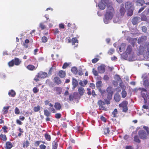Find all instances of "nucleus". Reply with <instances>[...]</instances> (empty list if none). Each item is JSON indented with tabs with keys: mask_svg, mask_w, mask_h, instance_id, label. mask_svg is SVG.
Listing matches in <instances>:
<instances>
[{
	"mask_svg": "<svg viewBox=\"0 0 149 149\" xmlns=\"http://www.w3.org/2000/svg\"><path fill=\"white\" fill-rule=\"evenodd\" d=\"M115 13L114 9L112 6L111 5L108 6L104 15L105 18L104 19V22L107 24L108 20H110L113 18Z\"/></svg>",
	"mask_w": 149,
	"mask_h": 149,
	"instance_id": "1",
	"label": "nucleus"
},
{
	"mask_svg": "<svg viewBox=\"0 0 149 149\" xmlns=\"http://www.w3.org/2000/svg\"><path fill=\"white\" fill-rule=\"evenodd\" d=\"M139 53L142 54L143 53H149V42H146L144 46H140L139 49Z\"/></svg>",
	"mask_w": 149,
	"mask_h": 149,
	"instance_id": "2",
	"label": "nucleus"
},
{
	"mask_svg": "<svg viewBox=\"0 0 149 149\" xmlns=\"http://www.w3.org/2000/svg\"><path fill=\"white\" fill-rule=\"evenodd\" d=\"M128 104V102L126 100H125L122 102L121 103L119 104V107L122 108L123 112L125 113H126L127 112L128 110L127 106Z\"/></svg>",
	"mask_w": 149,
	"mask_h": 149,
	"instance_id": "3",
	"label": "nucleus"
},
{
	"mask_svg": "<svg viewBox=\"0 0 149 149\" xmlns=\"http://www.w3.org/2000/svg\"><path fill=\"white\" fill-rule=\"evenodd\" d=\"M21 63V61L18 58H15L14 59L10 61V67H12L14 64L16 65H19Z\"/></svg>",
	"mask_w": 149,
	"mask_h": 149,
	"instance_id": "4",
	"label": "nucleus"
},
{
	"mask_svg": "<svg viewBox=\"0 0 149 149\" xmlns=\"http://www.w3.org/2000/svg\"><path fill=\"white\" fill-rule=\"evenodd\" d=\"M106 91L107 92L104 90H102L101 91V94L103 97L106 95L107 94V92L108 94H113V88L111 86L108 87L106 89Z\"/></svg>",
	"mask_w": 149,
	"mask_h": 149,
	"instance_id": "5",
	"label": "nucleus"
},
{
	"mask_svg": "<svg viewBox=\"0 0 149 149\" xmlns=\"http://www.w3.org/2000/svg\"><path fill=\"white\" fill-rule=\"evenodd\" d=\"M98 105L99 106V109L100 110L107 111V108L104 106L105 103L104 102L101 100H99L97 102Z\"/></svg>",
	"mask_w": 149,
	"mask_h": 149,
	"instance_id": "6",
	"label": "nucleus"
},
{
	"mask_svg": "<svg viewBox=\"0 0 149 149\" xmlns=\"http://www.w3.org/2000/svg\"><path fill=\"white\" fill-rule=\"evenodd\" d=\"M138 134L139 137L142 139H146L147 138V136L149 135L143 130L139 131Z\"/></svg>",
	"mask_w": 149,
	"mask_h": 149,
	"instance_id": "7",
	"label": "nucleus"
},
{
	"mask_svg": "<svg viewBox=\"0 0 149 149\" xmlns=\"http://www.w3.org/2000/svg\"><path fill=\"white\" fill-rule=\"evenodd\" d=\"M147 39L146 36H143L139 37L138 40V42L139 44L142 43Z\"/></svg>",
	"mask_w": 149,
	"mask_h": 149,
	"instance_id": "8",
	"label": "nucleus"
},
{
	"mask_svg": "<svg viewBox=\"0 0 149 149\" xmlns=\"http://www.w3.org/2000/svg\"><path fill=\"white\" fill-rule=\"evenodd\" d=\"M125 6L127 10L134 7V5L132 4V2L130 1L126 2L125 3Z\"/></svg>",
	"mask_w": 149,
	"mask_h": 149,
	"instance_id": "9",
	"label": "nucleus"
},
{
	"mask_svg": "<svg viewBox=\"0 0 149 149\" xmlns=\"http://www.w3.org/2000/svg\"><path fill=\"white\" fill-rule=\"evenodd\" d=\"M53 91L56 92V94L60 95L62 92V89L60 87H56L54 88Z\"/></svg>",
	"mask_w": 149,
	"mask_h": 149,
	"instance_id": "10",
	"label": "nucleus"
},
{
	"mask_svg": "<svg viewBox=\"0 0 149 149\" xmlns=\"http://www.w3.org/2000/svg\"><path fill=\"white\" fill-rule=\"evenodd\" d=\"M105 66L104 65H101L98 67L97 69L98 72L100 73H103L105 72Z\"/></svg>",
	"mask_w": 149,
	"mask_h": 149,
	"instance_id": "11",
	"label": "nucleus"
},
{
	"mask_svg": "<svg viewBox=\"0 0 149 149\" xmlns=\"http://www.w3.org/2000/svg\"><path fill=\"white\" fill-rule=\"evenodd\" d=\"M47 73L45 72H40L38 74V77H40L41 78H44L47 77Z\"/></svg>",
	"mask_w": 149,
	"mask_h": 149,
	"instance_id": "12",
	"label": "nucleus"
},
{
	"mask_svg": "<svg viewBox=\"0 0 149 149\" xmlns=\"http://www.w3.org/2000/svg\"><path fill=\"white\" fill-rule=\"evenodd\" d=\"M54 107L56 110H59L61 109L62 105L59 102H56L54 105Z\"/></svg>",
	"mask_w": 149,
	"mask_h": 149,
	"instance_id": "13",
	"label": "nucleus"
},
{
	"mask_svg": "<svg viewBox=\"0 0 149 149\" xmlns=\"http://www.w3.org/2000/svg\"><path fill=\"white\" fill-rule=\"evenodd\" d=\"M123 6L124 5L123 4L122 6L120 7L119 10L120 15L122 16H123L125 13V10Z\"/></svg>",
	"mask_w": 149,
	"mask_h": 149,
	"instance_id": "14",
	"label": "nucleus"
},
{
	"mask_svg": "<svg viewBox=\"0 0 149 149\" xmlns=\"http://www.w3.org/2000/svg\"><path fill=\"white\" fill-rule=\"evenodd\" d=\"M114 99L116 102H118L120 101L121 97L120 95L118 93L115 94L114 97Z\"/></svg>",
	"mask_w": 149,
	"mask_h": 149,
	"instance_id": "15",
	"label": "nucleus"
},
{
	"mask_svg": "<svg viewBox=\"0 0 149 149\" xmlns=\"http://www.w3.org/2000/svg\"><path fill=\"white\" fill-rule=\"evenodd\" d=\"M143 85L146 88H148L149 86L148 80L145 78H144L143 79Z\"/></svg>",
	"mask_w": 149,
	"mask_h": 149,
	"instance_id": "16",
	"label": "nucleus"
},
{
	"mask_svg": "<svg viewBox=\"0 0 149 149\" xmlns=\"http://www.w3.org/2000/svg\"><path fill=\"white\" fill-rule=\"evenodd\" d=\"M132 51V47L131 45H129L127 46L126 50V53L127 54H130Z\"/></svg>",
	"mask_w": 149,
	"mask_h": 149,
	"instance_id": "17",
	"label": "nucleus"
},
{
	"mask_svg": "<svg viewBox=\"0 0 149 149\" xmlns=\"http://www.w3.org/2000/svg\"><path fill=\"white\" fill-rule=\"evenodd\" d=\"M72 83L73 89L75 88L77 86L78 84L77 81L74 78H72Z\"/></svg>",
	"mask_w": 149,
	"mask_h": 149,
	"instance_id": "18",
	"label": "nucleus"
},
{
	"mask_svg": "<svg viewBox=\"0 0 149 149\" xmlns=\"http://www.w3.org/2000/svg\"><path fill=\"white\" fill-rule=\"evenodd\" d=\"M54 83L57 85H59L61 83V81L60 78L57 77H55L54 79Z\"/></svg>",
	"mask_w": 149,
	"mask_h": 149,
	"instance_id": "19",
	"label": "nucleus"
},
{
	"mask_svg": "<svg viewBox=\"0 0 149 149\" xmlns=\"http://www.w3.org/2000/svg\"><path fill=\"white\" fill-rule=\"evenodd\" d=\"M58 75L61 78H64L66 75V73L65 71L63 70H60L58 72Z\"/></svg>",
	"mask_w": 149,
	"mask_h": 149,
	"instance_id": "20",
	"label": "nucleus"
},
{
	"mask_svg": "<svg viewBox=\"0 0 149 149\" xmlns=\"http://www.w3.org/2000/svg\"><path fill=\"white\" fill-rule=\"evenodd\" d=\"M134 7L131 8L127 9V15L128 16H131L133 14Z\"/></svg>",
	"mask_w": 149,
	"mask_h": 149,
	"instance_id": "21",
	"label": "nucleus"
},
{
	"mask_svg": "<svg viewBox=\"0 0 149 149\" xmlns=\"http://www.w3.org/2000/svg\"><path fill=\"white\" fill-rule=\"evenodd\" d=\"M26 68L29 70L32 71L34 70H36V68L33 65L31 64H29L26 67Z\"/></svg>",
	"mask_w": 149,
	"mask_h": 149,
	"instance_id": "22",
	"label": "nucleus"
},
{
	"mask_svg": "<svg viewBox=\"0 0 149 149\" xmlns=\"http://www.w3.org/2000/svg\"><path fill=\"white\" fill-rule=\"evenodd\" d=\"M139 22L138 18L137 17H134L132 21V23L133 25H136Z\"/></svg>",
	"mask_w": 149,
	"mask_h": 149,
	"instance_id": "23",
	"label": "nucleus"
},
{
	"mask_svg": "<svg viewBox=\"0 0 149 149\" xmlns=\"http://www.w3.org/2000/svg\"><path fill=\"white\" fill-rule=\"evenodd\" d=\"M78 91L80 95H82L84 93L85 90H84L83 88L82 87H80L78 88Z\"/></svg>",
	"mask_w": 149,
	"mask_h": 149,
	"instance_id": "24",
	"label": "nucleus"
},
{
	"mask_svg": "<svg viewBox=\"0 0 149 149\" xmlns=\"http://www.w3.org/2000/svg\"><path fill=\"white\" fill-rule=\"evenodd\" d=\"M77 29L76 26L74 24H73L69 28L68 30H70L71 32H74V31Z\"/></svg>",
	"mask_w": 149,
	"mask_h": 149,
	"instance_id": "25",
	"label": "nucleus"
},
{
	"mask_svg": "<svg viewBox=\"0 0 149 149\" xmlns=\"http://www.w3.org/2000/svg\"><path fill=\"white\" fill-rule=\"evenodd\" d=\"M137 135H135L134 137V141L137 143H140L141 142V140Z\"/></svg>",
	"mask_w": 149,
	"mask_h": 149,
	"instance_id": "26",
	"label": "nucleus"
},
{
	"mask_svg": "<svg viewBox=\"0 0 149 149\" xmlns=\"http://www.w3.org/2000/svg\"><path fill=\"white\" fill-rule=\"evenodd\" d=\"M98 6L100 9L102 10H104L106 7V5L101 1L100 3L99 4Z\"/></svg>",
	"mask_w": 149,
	"mask_h": 149,
	"instance_id": "27",
	"label": "nucleus"
},
{
	"mask_svg": "<svg viewBox=\"0 0 149 149\" xmlns=\"http://www.w3.org/2000/svg\"><path fill=\"white\" fill-rule=\"evenodd\" d=\"M104 134L106 135H107L109 134L110 132L109 128L108 127L104 128L103 130Z\"/></svg>",
	"mask_w": 149,
	"mask_h": 149,
	"instance_id": "28",
	"label": "nucleus"
},
{
	"mask_svg": "<svg viewBox=\"0 0 149 149\" xmlns=\"http://www.w3.org/2000/svg\"><path fill=\"white\" fill-rule=\"evenodd\" d=\"M72 45H75L76 43H78V40L76 37L72 38L71 40Z\"/></svg>",
	"mask_w": 149,
	"mask_h": 149,
	"instance_id": "29",
	"label": "nucleus"
},
{
	"mask_svg": "<svg viewBox=\"0 0 149 149\" xmlns=\"http://www.w3.org/2000/svg\"><path fill=\"white\" fill-rule=\"evenodd\" d=\"M9 108V106L4 107L3 109L2 110V113L3 114H5L8 112Z\"/></svg>",
	"mask_w": 149,
	"mask_h": 149,
	"instance_id": "30",
	"label": "nucleus"
},
{
	"mask_svg": "<svg viewBox=\"0 0 149 149\" xmlns=\"http://www.w3.org/2000/svg\"><path fill=\"white\" fill-rule=\"evenodd\" d=\"M45 139L47 141H50L51 140V137L50 135L47 133H46L44 135Z\"/></svg>",
	"mask_w": 149,
	"mask_h": 149,
	"instance_id": "31",
	"label": "nucleus"
},
{
	"mask_svg": "<svg viewBox=\"0 0 149 149\" xmlns=\"http://www.w3.org/2000/svg\"><path fill=\"white\" fill-rule=\"evenodd\" d=\"M71 72L74 74H76L77 73L78 70L76 67H73L71 69Z\"/></svg>",
	"mask_w": 149,
	"mask_h": 149,
	"instance_id": "32",
	"label": "nucleus"
},
{
	"mask_svg": "<svg viewBox=\"0 0 149 149\" xmlns=\"http://www.w3.org/2000/svg\"><path fill=\"white\" fill-rule=\"evenodd\" d=\"M118 113V111L117 109H115L112 112V114L113 115V117H117L116 115Z\"/></svg>",
	"mask_w": 149,
	"mask_h": 149,
	"instance_id": "33",
	"label": "nucleus"
},
{
	"mask_svg": "<svg viewBox=\"0 0 149 149\" xmlns=\"http://www.w3.org/2000/svg\"><path fill=\"white\" fill-rule=\"evenodd\" d=\"M18 130L19 132L18 134V136L19 137H20L21 135H22V133L24 132V131L23 129H21L20 127H19Z\"/></svg>",
	"mask_w": 149,
	"mask_h": 149,
	"instance_id": "34",
	"label": "nucleus"
},
{
	"mask_svg": "<svg viewBox=\"0 0 149 149\" xmlns=\"http://www.w3.org/2000/svg\"><path fill=\"white\" fill-rule=\"evenodd\" d=\"M39 27L42 30L45 29L46 28V25L44 24V23L43 22H41L40 23L39 25Z\"/></svg>",
	"mask_w": 149,
	"mask_h": 149,
	"instance_id": "35",
	"label": "nucleus"
},
{
	"mask_svg": "<svg viewBox=\"0 0 149 149\" xmlns=\"http://www.w3.org/2000/svg\"><path fill=\"white\" fill-rule=\"evenodd\" d=\"M44 115L47 117H49L50 114V113L47 109L44 110Z\"/></svg>",
	"mask_w": 149,
	"mask_h": 149,
	"instance_id": "36",
	"label": "nucleus"
},
{
	"mask_svg": "<svg viewBox=\"0 0 149 149\" xmlns=\"http://www.w3.org/2000/svg\"><path fill=\"white\" fill-rule=\"evenodd\" d=\"M0 138L2 140L5 141L6 140V137L5 135H4L2 134H1L0 135Z\"/></svg>",
	"mask_w": 149,
	"mask_h": 149,
	"instance_id": "37",
	"label": "nucleus"
},
{
	"mask_svg": "<svg viewBox=\"0 0 149 149\" xmlns=\"http://www.w3.org/2000/svg\"><path fill=\"white\" fill-rule=\"evenodd\" d=\"M29 141L28 140H27L26 141L24 142L23 144V147L24 148L25 147L27 148L29 146Z\"/></svg>",
	"mask_w": 149,
	"mask_h": 149,
	"instance_id": "38",
	"label": "nucleus"
},
{
	"mask_svg": "<svg viewBox=\"0 0 149 149\" xmlns=\"http://www.w3.org/2000/svg\"><path fill=\"white\" fill-rule=\"evenodd\" d=\"M16 92L13 90H11L10 91V95L13 97H14L16 95Z\"/></svg>",
	"mask_w": 149,
	"mask_h": 149,
	"instance_id": "39",
	"label": "nucleus"
},
{
	"mask_svg": "<svg viewBox=\"0 0 149 149\" xmlns=\"http://www.w3.org/2000/svg\"><path fill=\"white\" fill-rule=\"evenodd\" d=\"M122 97L123 98H125L127 96V93L126 91L124 90L121 92Z\"/></svg>",
	"mask_w": 149,
	"mask_h": 149,
	"instance_id": "40",
	"label": "nucleus"
},
{
	"mask_svg": "<svg viewBox=\"0 0 149 149\" xmlns=\"http://www.w3.org/2000/svg\"><path fill=\"white\" fill-rule=\"evenodd\" d=\"M102 83L101 81H97L96 83V86L97 88H99L102 86Z\"/></svg>",
	"mask_w": 149,
	"mask_h": 149,
	"instance_id": "41",
	"label": "nucleus"
},
{
	"mask_svg": "<svg viewBox=\"0 0 149 149\" xmlns=\"http://www.w3.org/2000/svg\"><path fill=\"white\" fill-rule=\"evenodd\" d=\"M136 3H139L141 6H142L145 3V1L144 0H137Z\"/></svg>",
	"mask_w": 149,
	"mask_h": 149,
	"instance_id": "42",
	"label": "nucleus"
},
{
	"mask_svg": "<svg viewBox=\"0 0 149 149\" xmlns=\"http://www.w3.org/2000/svg\"><path fill=\"white\" fill-rule=\"evenodd\" d=\"M58 147V144L56 142L54 141L53 143L52 149H57Z\"/></svg>",
	"mask_w": 149,
	"mask_h": 149,
	"instance_id": "43",
	"label": "nucleus"
},
{
	"mask_svg": "<svg viewBox=\"0 0 149 149\" xmlns=\"http://www.w3.org/2000/svg\"><path fill=\"white\" fill-rule=\"evenodd\" d=\"M40 109V107L39 105H38L37 107H35L34 108V111L35 112H38Z\"/></svg>",
	"mask_w": 149,
	"mask_h": 149,
	"instance_id": "44",
	"label": "nucleus"
},
{
	"mask_svg": "<svg viewBox=\"0 0 149 149\" xmlns=\"http://www.w3.org/2000/svg\"><path fill=\"white\" fill-rule=\"evenodd\" d=\"M143 128L146 131L147 134L149 135V128L148 127L144 126Z\"/></svg>",
	"mask_w": 149,
	"mask_h": 149,
	"instance_id": "45",
	"label": "nucleus"
},
{
	"mask_svg": "<svg viewBox=\"0 0 149 149\" xmlns=\"http://www.w3.org/2000/svg\"><path fill=\"white\" fill-rule=\"evenodd\" d=\"M92 72L93 74L95 76H98V72L94 68L93 69Z\"/></svg>",
	"mask_w": 149,
	"mask_h": 149,
	"instance_id": "46",
	"label": "nucleus"
},
{
	"mask_svg": "<svg viewBox=\"0 0 149 149\" xmlns=\"http://www.w3.org/2000/svg\"><path fill=\"white\" fill-rule=\"evenodd\" d=\"M114 50L113 49H110L108 52V54L110 55H111L114 52Z\"/></svg>",
	"mask_w": 149,
	"mask_h": 149,
	"instance_id": "47",
	"label": "nucleus"
},
{
	"mask_svg": "<svg viewBox=\"0 0 149 149\" xmlns=\"http://www.w3.org/2000/svg\"><path fill=\"white\" fill-rule=\"evenodd\" d=\"M5 149H9V141H7L6 143L4 146Z\"/></svg>",
	"mask_w": 149,
	"mask_h": 149,
	"instance_id": "48",
	"label": "nucleus"
},
{
	"mask_svg": "<svg viewBox=\"0 0 149 149\" xmlns=\"http://www.w3.org/2000/svg\"><path fill=\"white\" fill-rule=\"evenodd\" d=\"M106 95H107V99L110 100H111L112 99V95L113 94L107 93Z\"/></svg>",
	"mask_w": 149,
	"mask_h": 149,
	"instance_id": "49",
	"label": "nucleus"
},
{
	"mask_svg": "<svg viewBox=\"0 0 149 149\" xmlns=\"http://www.w3.org/2000/svg\"><path fill=\"white\" fill-rule=\"evenodd\" d=\"M49 109L51 111V112L54 113H55L56 112V109H55L52 107H50Z\"/></svg>",
	"mask_w": 149,
	"mask_h": 149,
	"instance_id": "50",
	"label": "nucleus"
},
{
	"mask_svg": "<svg viewBox=\"0 0 149 149\" xmlns=\"http://www.w3.org/2000/svg\"><path fill=\"white\" fill-rule=\"evenodd\" d=\"M39 91V89L36 87H34L33 89V92L34 93H38Z\"/></svg>",
	"mask_w": 149,
	"mask_h": 149,
	"instance_id": "51",
	"label": "nucleus"
},
{
	"mask_svg": "<svg viewBox=\"0 0 149 149\" xmlns=\"http://www.w3.org/2000/svg\"><path fill=\"white\" fill-rule=\"evenodd\" d=\"M42 40L43 42H46L47 41V39L45 36H43L42 38Z\"/></svg>",
	"mask_w": 149,
	"mask_h": 149,
	"instance_id": "52",
	"label": "nucleus"
},
{
	"mask_svg": "<svg viewBox=\"0 0 149 149\" xmlns=\"http://www.w3.org/2000/svg\"><path fill=\"white\" fill-rule=\"evenodd\" d=\"M69 65V64H68L67 63H64L63 64V66H62V68L63 69H65L67 67H68Z\"/></svg>",
	"mask_w": 149,
	"mask_h": 149,
	"instance_id": "53",
	"label": "nucleus"
},
{
	"mask_svg": "<svg viewBox=\"0 0 149 149\" xmlns=\"http://www.w3.org/2000/svg\"><path fill=\"white\" fill-rule=\"evenodd\" d=\"M115 79L118 81H121V79L119 75H116L115 76Z\"/></svg>",
	"mask_w": 149,
	"mask_h": 149,
	"instance_id": "54",
	"label": "nucleus"
},
{
	"mask_svg": "<svg viewBox=\"0 0 149 149\" xmlns=\"http://www.w3.org/2000/svg\"><path fill=\"white\" fill-rule=\"evenodd\" d=\"M61 114L60 113H57L55 115V117L56 118L59 119L61 117Z\"/></svg>",
	"mask_w": 149,
	"mask_h": 149,
	"instance_id": "55",
	"label": "nucleus"
},
{
	"mask_svg": "<svg viewBox=\"0 0 149 149\" xmlns=\"http://www.w3.org/2000/svg\"><path fill=\"white\" fill-rule=\"evenodd\" d=\"M142 97L144 99L145 102H146L147 100V97L145 93H143L142 94Z\"/></svg>",
	"mask_w": 149,
	"mask_h": 149,
	"instance_id": "56",
	"label": "nucleus"
},
{
	"mask_svg": "<svg viewBox=\"0 0 149 149\" xmlns=\"http://www.w3.org/2000/svg\"><path fill=\"white\" fill-rule=\"evenodd\" d=\"M141 19L142 20L145 21L147 19V18L146 16L143 14H142L141 15Z\"/></svg>",
	"mask_w": 149,
	"mask_h": 149,
	"instance_id": "57",
	"label": "nucleus"
},
{
	"mask_svg": "<svg viewBox=\"0 0 149 149\" xmlns=\"http://www.w3.org/2000/svg\"><path fill=\"white\" fill-rule=\"evenodd\" d=\"M142 30L143 32L146 33L147 31V28L146 26H143L142 27Z\"/></svg>",
	"mask_w": 149,
	"mask_h": 149,
	"instance_id": "58",
	"label": "nucleus"
},
{
	"mask_svg": "<svg viewBox=\"0 0 149 149\" xmlns=\"http://www.w3.org/2000/svg\"><path fill=\"white\" fill-rule=\"evenodd\" d=\"M41 141H36L34 143V146H39Z\"/></svg>",
	"mask_w": 149,
	"mask_h": 149,
	"instance_id": "59",
	"label": "nucleus"
},
{
	"mask_svg": "<svg viewBox=\"0 0 149 149\" xmlns=\"http://www.w3.org/2000/svg\"><path fill=\"white\" fill-rule=\"evenodd\" d=\"M15 113L17 114H19L20 113V111L19 109L17 107L15 108Z\"/></svg>",
	"mask_w": 149,
	"mask_h": 149,
	"instance_id": "60",
	"label": "nucleus"
},
{
	"mask_svg": "<svg viewBox=\"0 0 149 149\" xmlns=\"http://www.w3.org/2000/svg\"><path fill=\"white\" fill-rule=\"evenodd\" d=\"M109 100V99H104V102L105 103V104H110V100Z\"/></svg>",
	"mask_w": 149,
	"mask_h": 149,
	"instance_id": "61",
	"label": "nucleus"
},
{
	"mask_svg": "<svg viewBox=\"0 0 149 149\" xmlns=\"http://www.w3.org/2000/svg\"><path fill=\"white\" fill-rule=\"evenodd\" d=\"M101 1L105 5L108 4L109 3V0H101Z\"/></svg>",
	"mask_w": 149,
	"mask_h": 149,
	"instance_id": "62",
	"label": "nucleus"
},
{
	"mask_svg": "<svg viewBox=\"0 0 149 149\" xmlns=\"http://www.w3.org/2000/svg\"><path fill=\"white\" fill-rule=\"evenodd\" d=\"M40 149H46V146L44 144H41L39 146Z\"/></svg>",
	"mask_w": 149,
	"mask_h": 149,
	"instance_id": "63",
	"label": "nucleus"
},
{
	"mask_svg": "<svg viewBox=\"0 0 149 149\" xmlns=\"http://www.w3.org/2000/svg\"><path fill=\"white\" fill-rule=\"evenodd\" d=\"M125 149H134V148L132 146H128L125 147Z\"/></svg>",
	"mask_w": 149,
	"mask_h": 149,
	"instance_id": "64",
	"label": "nucleus"
}]
</instances>
